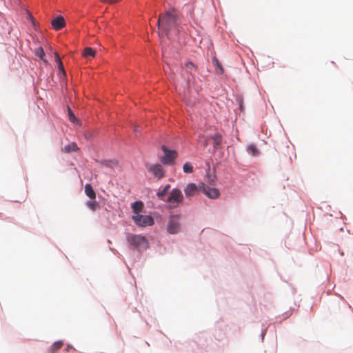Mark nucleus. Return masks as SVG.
Segmentation results:
<instances>
[{
	"label": "nucleus",
	"instance_id": "dca6fc26",
	"mask_svg": "<svg viewBox=\"0 0 353 353\" xmlns=\"http://www.w3.org/2000/svg\"><path fill=\"white\" fill-rule=\"evenodd\" d=\"M182 77L185 79L186 87L189 88L190 87L191 81L194 78L193 73H192L191 75V73H185L183 72Z\"/></svg>",
	"mask_w": 353,
	"mask_h": 353
},
{
	"label": "nucleus",
	"instance_id": "b1692460",
	"mask_svg": "<svg viewBox=\"0 0 353 353\" xmlns=\"http://www.w3.org/2000/svg\"><path fill=\"white\" fill-rule=\"evenodd\" d=\"M86 205L92 211H94L98 206V204L95 201H88Z\"/></svg>",
	"mask_w": 353,
	"mask_h": 353
},
{
	"label": "nucleus",
	"instance_id": "6ab92c4d",
	"mask_svg": "<svg viewBox=\"0 0 353 353\" xmlns=\"http://www.w3.org/2000/svg\"><path fill=\"white\" fill-rule=\"evenodd\" d=\"M212 63L216 67V72L222 74L224 72V70L216 57L213 58Z\"/></svg>",
	"mask_w": 353,
	"mask_h": 353
},
{
	"label": "nucleus",
	"instance_id": "f257e3e1",
	"mask_svg": "<svg viewBox=\"0 0 353 353\" xmlns=\"http://www.w3.org/2000/svg\"><path fill=\"white\" fill-rule=\"evenodd\" d=\"M176 18L174 10L166 12L159 17L157 25L159 30L168 34L171 29L175 26Z\"/></svg>",
	"mask_w": 353,
	"mask_h": 353
},
{
	"label": "nucleus",
	"instance_id": "1a4fd4ad",
	"mask_svg": "<svg viewBox=\"0 0 353 353\" xmlns=\"http://www.w3.org/2000/svg\"><path fill=\"white\" fill-rule=\"evenodd\" d=\"M199 190L200 186L197 187L196 184L191 183L188 184V185L184 189V192L187 197H190L197 194Z\"/></svg>",
	"mask_w": 353,
	"mask_h": 353
},
{
	"label": "nucleus",
	"instance_id": "9d476101",
	"mask_svg": "<svg viewBox=\"0 0 353 353\" xmlns=\"http://www.w3.org/2000/svg\"><path fill=\"white\" fill-rule=\"evenodd\" d=\"M51 24L55 30H59L65 26V22L63 17H57L52 20Z\"/></svg>",
	"mask_w": 353,
	"mask_h": 353
},
{
	"label": "nucleus",
	"instance_id": "4be33fe9",
	"mask_svg": "<svg viewBox=\"0 0 353 353\" xmlns=\"http://www.w3.org/2000/svg\"><path fill=\"white\" fill-rule=\"evenodd\" d=\"M35 53L36 55L40 57L44 63H47V61L43 58V57L45 56V52L41 47H39L37 49H36Z\"/></svg>",
	"mask_w": 353,
	"mask_h": 353
},
{
	"label": "nucleus",
	"instance_id": "a878e982",
	"mask_svg": "<svg viewBox=\"0 0 353 353\" xmlns=\"http://www.w3.org/2000/svg\"><path fill=\"white\" fill-rule=\"evenodd\" d=\"M57 65H58V68H59V70L60 71V74H61L63 76L65 77L66 75V72H65V71L64 70L62 61L59 63Z\"/></svg>",
	"mask_w": 353,
	"mask_h": 353
},
{
	"label": "nucleus",
	"instance_id": "c85d7f7f",
	"mask_svg": "<svg viewBox=\"0 0 353 353\" xmlns=\"http://www.w3.org/2000/svg\"><path fill=\"white\" fill-rule=\"evenodd\" d=\"M71 348H72V346H70V345H68L67 351H68V350H69V349H71Z\"/></svg>",
	"mask_w": 353,
	"mask_h": 353
},
{
	"label": "nucleus",
	"instance_id": "aec40b11",
	"mask_svg": "<svg viewBox=\"0 0 353 353\" xmlns=\"http://www.w3.org/2000/svg\"><path fill=\"white\" fill-rule=\"evenodd\" d=\"M170 188V185L168 184V185H165L162 190L158 192L157 193L158 198L161 200H163V197L165 196L166 192L169 190Z\"/></svg>",
	"mask_w": 353,
	"mask_h": 353
},
{
	"label": "nucleus",
	"instance_id": "4468645a",
	"mask_svg": "<svg viewBox=\"0 0 353 353\" xmlns=\"http://www.w3.org/2000/svg\"><path fill=\"white\" fill-rule=\"evenodd\" d=\"M85 192L90 199H94L96 198V193L92 185L89 183L85 185Z\"/></svg>",
	"mask_w": 353,
	"mask_h": 353
},
{
	"label": "nucleus",
	"instance_id": "2eb2a0df",
	"mask_svg": "<svg viewBox=\"0 0 353 353\" xmlns=\"http://www.w3.org/2000/svg\"><path fill=\"white\" fill-rule=\"evenodd\" d=\"M196 71V67L192 62H187L185 65V68L183 70V72L185 73H194Z\"/></svg>",
	"mask_w": 353,
	"mask_h": 353
},
{
	"label": "nucleus",
	"instance_id": "f03ea898",
	"mask_svg": "<svg viewBox=\"0 0 353 353\" xmlns=\"http://www.w3.org/2000/svg\"><path fill=\"white\" fill-rule=\"evenodd\" d=\"M183 201V196L179 189L174 188L170 192L166 201L170 208H177Z\"/></svg>",
	"mask_w": 353,
	"mask_h": 353
},
{
	"label": "nucleus",
	"instance_id": "412c9836",
	"mask_svg": "<svg viewBox=\"0 0 353 353\" xmlns=\"http://www.w3.org/2000/svg\"><path fill=\"white\" fill-rule=\"evenodd\" d=\"M248 151L254 157H256L259 154V150L257 149L256 146L253 144L249 145Z\"/></svg>",
	"mask_w": 353,
	"mask_h": 353
},
{
	"label": "nucleus",
	"instance_id": "0eeeda50",
	"mask_svg": "<svg viewBox=\"0 0 353 353\" xmlns=\"http://www.w3.org/2000/svg\"><path fill=\"white\" fill-rule=\"evenodd\" d=\"M200 190L210 199H216L220 196V192L217 188H210L204 183L200 185Z\"/></svg>",
	"mask_w": 353,
	"mask_h": 353
},
{
	"label": "nucleus",
	"instance_id": "f8f14e48",
	"mask_svg": "<svg viewBox=\"0 0 353 353\" xmlns=\"http://www.w3.org/2000/svg\"><path fill=\"white\" fill-rule=\"evenodd\" d=\"M211 139L213 140V145L215 149L219 148L221 147L222 144V135L218 132L214 134Z\"/></svg>",
	"mask_w": 353,
	"mask_h": 353
},
{
	"label": "nucleus",
	"instance_id": "cd10ccee",
	"mask_svg": "<svg viewBox=\"0 0 353 353\" xmlns=\"http://www.w3.org/2000/svg\"><path fill=\"white\" fill-rule=\"evenodd\" d=\"M134 132L136 134V136H137V134L139 132V127H135L134 129Z\"/></svg>",
	"mask_w": 353,
	"mask_h": 353
},
{
	"label": "nucleus",
	"instance_id": "5701e85b",
	"mask_svg": "<svg viewBox=\"0 0 353 353\" xmlns=\"http://www.w3.org/2000/svg\"><path fill=\"white\" fill-rule=\"evenodd\" d=\"M183 170L185 173H192L193 172V167L190 163L187 162L183 165Z\"/></svg>",
	"mask_w": 353,
	"mask_h": 353
},
{
	"label": "nucleus",
	"instance_id": "423d86ee",
	"mask_svg": "<svg viewBox=\"0 0 353 353\" xmlns=\"http://www.w3.org/2000/svg\"><path fill=\"white\" fill-rule=\"evenodd\" d=\"M162 150L165 155L162 157L161 162L165 165H174V160L177 157L176 151L168 150L165 145L162 146Z\"/></svg>",
	"mask_w": 353,
	"mask_h": 353
},
{
	"label": "nucleus",
	"instance_id": "c756f323",
	"mask_svg": "<svg viewBox=\"0 0 353 353\" xmlns=\"http://www.w3.org/2000/svg\"><path fill=\"white\" fill-rule=\"evenodd\" d=\"M104 165H105L107 166H111V165L110 163H105Z\"/></svg>",
	"mask_w": 353,
	"mask_h": 353
},
{
	"label": "nucleus",
	"instance_id": "7ed1b4c3",
	"mask_svg": "<svg viewBox=\"0 0 353 353\" xmlns=\"http://www.w3.org/2000/svg\"><path fill=\"white\" fill-rule=\"evenodd\" d=\"M127 240L139 250H145L148 248L147 240L143 236L128 234Z\"/></svg>",
	"mask_w": 353,
	"mask_h": 353
},
{
	"label": "nucleus",
	"instance_id": "f3484780",
	"mask_svg": "<svg viewBox=\"0 0 353 353\" xmlns=\"http://www.w3.org/2000/svg\"><path fill=\"white\" fill-rule=\"evenodd\" d=\"M95 50L92 48L87 47L84 49L83 54L85 58L94 57L95 56Z\"/></svg>",
	"mask_w": 353,
	"mask_h": 353
},
{
	"label": "nucleus",
	"instance_id": "39448f33",
	"mask_svg": "<svg viewBox=\"0 0 353 353\" xmlns=\"http://www.w3.org/2000/svg\"><path fill=\"white\" fill-rule=\"evenodd\" d=\"M180 216L172 215L170 216L167 225V231L172 234L179 232L180 229Z\"/></svg>",
	"mask_w": 353,
	"mask_h": 353
},
{
	"label": "nucleus",
	"instance_id": "bb28decb",
	"mask_svg": "<svg viewBox=\"0 0 353 353\" xmlns=\"http://www.w3.org/2000/svg\"><path fill=\"white\" fill-rule=\"evenodd\" d=\"M54 57H55V61L58 64L59 63L61 62V60L57 52H54Z\"/></svg>",
	"mask_w": 353,
	"mask_h": 353
},
{
	"label": "nucleus",
	"instance_id": "20e7f679",
	"mask_svg": "<svg viewBox=\"0 0 353 353\" xmlns=\"http://www.w3.org/2000/svg\"><path fill=\"white\" fill-rule=\"evenodd\" d=\"M134 223L139 227L152 226L154 223V219L150 215L136 214L132 216Z\"/></svg>",
	"mask_w": 353,
	"mask_h": 353
},
{
	"label": "nucleus",
	"instance_id": "9b49d317",
	"mask_svg": "<svg viewBox=\"0 0 353 353\" xmlns=\"http://www.w3.org/2000/svg\"><path fill=\"white\" fill-rule=\"evenodd\" d=\"M131 207L133 211V215L140 214L143 212L144 205L141 201H135L132 203Z\"/></svg>",
	"mask_w": 353,
	"mask_h": 353
},
{
	"label": "nucleus",
	"instance_id": "ddd939ff",
	"mask_svg": "<svg viewBox=\"0 0 353 353\" xmlns=\"http://www.w3.org/2000/svg\"><path fill=\"white\" fill-rule=\"evenodd\" d=\"M79 148L75 142H72L62 148V152L65 153H70L71 152L77 151Z\"/></svg>",
	"mask_w": 353,
	"mask_h": 353
},
{
	"label": "nucleus",
	"instance_id": "393cba45",
	"mask_svg": "<svg viewBox=\"0 0 353 353\" xmlns=\"http://www.w3.org/2000/svg\"><path fill=\"white\" fill-rule=\"evenodd\" d=\"M68 116H69V119L71 122H75L76 121H77L76 117L74 116V113L71 111V110L68 108Z\"/></svg>",
	"mask_w": 353,
	"mask_h": 353
},
{
	"label": "nucleus",
	"instance_id": "6e6552de",
	"mask_svg": "<svg viewBox=\"0 0 353 353\" xmlns=\"http://www.w3.org/2000/svg\"><path fill=\"white\" fill-rule=\"evenodd\" d=\"M148 170L152 173L155 177L161 179L164 176V170L160 164L146 165Z\"/></svg>",
	"mask_w": 353,
	"mask_h": 353
},
{
	"label": "nucleus",
	"instance_id": "a211bd4d",
	"mask_svg": "<svg viewBox=\"0 0 353 353\" xmlns=\"http://www.w3.org/2000/svg\"><path fill=\"white\" fill-rule=\"evenodd\" d=\"M63 343L61 341H57L53 343L49 350V353H55L57 350H59Z\"/></svg>",
	"mask_w": 353,
	"mask_h": 353
}]
</instances>
